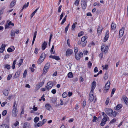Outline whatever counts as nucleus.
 Returning <instances> with one entry per match:
<instances>
[{"label":"nucleus","mask_w":128,"mask_h":128,"mask_svg":"<svg viewBox=\"0 0 128 128\" xmlns=\"http://www.w3.org/2000/svg\"><path fill=\"white\" fill-rule=\"evenodd\" d=\"M7 111L6 110H4L2 112V115L3 116H5L7 114Z\"/></svg>","instance_id":"37998d69"},{"label":"nucleus","mask_w":128,"mask_h":128,"mask_svg":"<svg viewBox=\"0 0 128 128\" xmlns=\"http://www.w3.org/2000/svg\"><path fill=\"white\" fill-rule=\"evenodd\" d=\"M18 111L17 108H13L12 111V116L16 117L17 116Z\"/></svg>","instance_id":"39448f33"},{"label":"nucleus","mask_w":128,"mask_h":128,"mask_svg":"<svg viewBox=\"0 0 128 128\" xmlns=\"http://www.w3.org/2000/svg\"><path fill=\"white\" fill-rule=\"evenodd\" d=\"M54 83L52 81H49L47 83V86H46L45 88H46V90L48 91L52 87Z\"/></svg>","instance_id":"f257e3e1"},{"label":"nucleus","mask_w":128,"mask_h":128,"mask_svg":"<svg viewBox=\"0 0 128 128\" xmlns=\"http://www.w3.org/2000/svg\"><path fill=\"white\" fill-rule=\"evenodd\" d=\"M110 81H108L107 82L106 84L105 87L104 88V89L105 90H108L110 88Z\"/></svg>","instance_id":"6e6552de"},{"label":"nucleus","mask_w":128,"mask_h":128,"mask_svg":"<svg viewBox=\"0 0 128 128\" xmlns=\"http://www.w3.org/2000/svg\"><path fill=\"white\" fill-rule=\"evenodd\" d=\"M78 50V49L77 47H74V52L76 53L77 52Z\"/></svg>","instance_id":"5fc2aeb1"},{"label":"nucleus","mask_w":128,"mask_h":128,"mask_svg":"<svg viewBox=\"0 0 128 128\" xmlns=\"http://www.w3.org/2000/svg\"><path fill=\"white\" fill-rule=\"evenodd\" d=\"M46 108L49 110H50L51 109V106L49 104H47L45 105Z\"/></svg>","instance_id":"f3484780"},{"label":"nucleus","mask_w":128,"mask_h":128,"mask_svg":"<svg viewBox=\"0 0 128 128\" xmlns=\"http://www.w3.org/2000/svg\"><path fill=\"white\" fill-rule=\"evenodd\" d=\"M44 58L41 59L40 58L37 62L39 64H40L44 61Z\"/></svg>","instance_id":"7c9ffc66"},{"label":"nucleus","mask_w":128,"mask_h":128,"mask_svg":"<svg viewBox=\"0 0 128 128\" xmlns=\"http://www.w3.org/2000/svg\"><path fill=\"white\" fill-rule=\"evenodd\" d=\"M68 78H71L73 77L72 74L71 72H69L68 74Z\"/></svg>","instance_id":"c85d7f7f"},{"label":"nucleus","mask_w":128,"mask_h":128,"mask_svg":"<svg viewBox=\"0 0 128 128\" xmlns=\"http://www.w3.org/2000/svg\"><path fill=\"white\" fill-rule=\"evenodd\" d=\"M16 102L15 101L14 102V104L13 105V108H17V105L16 106Z\"/></svg>","instance_id":"e2e57ef3"},{"label":"nucleus","mask_w":128,"mask_h":128,"mask_svg":"<svg viewBox=\"0 0 128 128\" xmlns=\"http://www.w3.org/2000/svg\"><path fill=\"white\" fill-rule=\"evenodd\" d=\"M47 43L46 42H44L42 44V50H44L46 48Z\"/></svg>","instance_id":"6ab92c4d"},{"label":"nucleus","mask_w":128,"mask_h":128,"mask_svg":"<svg viewBox=\"0 0 128 128\" xmlns=\"http://www.w3.org/2000/svg\"><path fill=\"white\" fill-rule=\"evenodd\" d=\"M16 1L14 0L12 2L10 5V8L13 7L15 4Z\"/></svg>","instance_id":"b1692460"},{"label":"nucleus","mask_w":128,"mask_h":128,"mask_svg":"<svg viewBox=\"0 0 128 128\" xmlns=\"http://www.w3.org/2000/svg\"><path fill=\"white\" fill-rule=\"evenodd\" d=\"M96 82L94 81L92 83V90L91 91L93 92L94 89L96 87Z\"/></svg>","instance_id":"a211bd4d"},{"label":"nucleus","mask_w":128,"mask_h":128,"mask_svg":"<svg viewBox=\"0 0 128 128\" xmlns=\"http://www.w3.org/2000/svg\"><path fill=\"white\" fill-rule=\"evenodd\" d=\"M122 107V105L121 104H118L116 106V108L117 110H119Z\"/></svg>","instance_id":"393cba45"},{"label":"nucleus","mask_w":128,"mask_h":128,"mask_svg":"<svg viewBox=\"0 0 128 128\" xmlns=\"http://www.w3.org/2000/svg\"><path fill=\"white\" fill-rule=\"evenodd\" d=\"M123 98L126 104L128 105V98L126 97H124Z\"/></svg>","instance_id":"bb28decb"},{"label":"nucleus","mask_w":128,"mask_h":128,"mask_svg":"<svg viewBox=\"0 0 128 128\" xmlns=\"http://www.w3.org/2000/svg\"><path fill=\"white\" fill-rule=\"evenodd\" d=\"M87 1L86 0H81V2L82 8L83 10H85L87 6Z\"/></svg>","instance_id":"f03ea898"},{"label":"nucleus","mask_w":128,"mask_h":128,"mask_svg":"<svg viewBox=\"0 0 128 128\" xmlns=\"http://www.w3.org/2000/svg\"><path fill=\"white\" fill-rule=\"evenodd\" d=\"M32 109L34 111H36L38 110V108L37 107H35V106H33V108Z\"/></svg>","instance_id":"338daca9"},{"label":"nucleus","mask_w":128,"mask_h":128,"mask_svg":"<svg viewBox=\"0 0 128 128\" xmlns=\"http://www.w3.org/2000/svg\"><path fill=\"white\" fill-rule=\"evenodd\" d=\"M39 118L38 117H36L34 119V121L36 123L39 120Z\"/></svg>","instance_id":"f704fd0d"},{"label":"nucleus","mask_w":128,"mask_h":128,"mask_svg":"<svg viewBox=\"0 0 128 128\" xmlns=\"http://www.w3.org/2000/svg\"><path fill=\"white\" fill-rule=\"evenodd\" d=\"M46 121V119H44L43 120L42 122V126L45 123Z\"/></svg>","instance_id":"13d9d810"},{"label":"nucleus","mask_w":128,"mask_h":128,"mask_svg":"<svg viewBox=\"0 0 128 128\" xmlns=\"http://www.w3.org/2000/svg\"><path fill=\"white\" fill-rule=\"evenodd\" d=\"M44 84V82H42L39 84H38L36 86V88L37 89H38L41 87Z\"/></svg>","instance_id":"2eb2a0df"},{"label":"nucleus","mask_w":128,"mask_h":128,"mask_svg":"<svg viewBox=\"0 0 128 128\" xmlns=\"http://www.w3.org/2000/svg\"><path fill=\"white\" fill-rule=\"evenodd\" d=\"M7 102H2L1 105V106L2 107H4V106L5 104H7Z\"/></svg>","instance_id":"4d7b16f0"},{"label":"nucleus","mask_w":128,"mask_h":128,"mask_svg":"<svg viewBox=\"0 0 128 128\" xmlns=\"http://www.w3.org/2000/svg\"><path fill=\"white\" fill-rule=\"evenodd\" d=\"M92 65V64L90 61H89L88 63V68H90L91 67Z\"/></svg>","instance_id":"c03bdc74"},{"label":"nucleus","mask_w":128,"mask_h":128,"mask_svg":"<svg viewBox=\"0 0 128 128\" xmlns=\"http://www.w3.org/2000/svg\"><path fill=\"white\" fill-rule=\"evenodd\" d=\"M124 28H122L120 30L119 34V37H121L124 34Z\"/></svg>","instance_id":"9b49d317"},{"label":"nucleus","mask_w":128,"mask_h":128,"mask_svg":"<svg viewBox=\"0 0 128 128\" xmlns=\"http://www.w3.org/2000/svg\"><path fill=\"white\" fill-rule=\"evenodd\" d=\"M37 33V32L36 31H35L34 32V37H33V40H35L36 38V35Z\"/></svg>","instance_id":"09e8293b"},{"label":"nucleus","mask_w":128,"mask_h":128,"mask_svg":"<svg viewBox=\"0 0 128 128\" xmlns=\"http://www.w3.org/2000/svg\"><path fill=\"white\" fill-rule=\"evenodd\" d=\"M116 90V89L115 88H114L112 90L111 94V97H112L113 94H114L115 91Z\"/></svg>","instance_id":"473e14b6"},{"label":"nucleus","mask_w":128,"mask_h":128,"mask_svg":"<svg viewBox=\"0 0 128 128\" xmlns=\"http://www.w3.org/2000/svg\"><path fill=\"white\" fill-rule=\"evenodd\" d=\"M0 128H9L8 126L6 124H3L0 125Z\"/></svg>","instance_id":"5701e85b"},{"label":"nucleus","mask_w":128,"mask_h":128,"mask_svg":"<svg viewBox=\"0 0 128 128\" xmlns=\"http://www.w3.org/2000/svg\"><path fill=\"white\" fill-rule=\"evenodd\" d=\"M27 72V70H25L23 74V78H25L26 76V74Z\"/></svg>","instance_id":"4c0bfd02"},{"label":"nucleus","mask_w":128,"mask_h":128,"mask_svg":"<svg viewBox=\"0 0 128 128\" xmlns=\"http://www.w3.org/2000/svg\"><path fill=\"white\" fill-rule=\"evenodd\" d=\"M64 12H62V14H61L60 15V19L59 20H61L62 18V17L64 16Z\"/></svg>","instance_id":"052dcab7"},{"label":"nucleus","mask_w":128,"mask_h":128,"mask_svg":"<svg viewBox=\"0 0 128 128\" xmlns=\"http://www.w3.org/2000/svg\"><path fill=\"white\" fill-rule=\"evenodd\" d=\"M116 121V120L115 118L113 119L110 122V123L113 124Z\"/></svg>","instance_id":"de8ad7c7"},{"label":"nucleus","mask_w":128,"mask_h":128,"mask_svg":"<svg viewBox=\"0 0 128 128\" xmlns=\"http://www.w3.org/2000/svg\"><path fill=\"white\" fill-rule=\"evenodd\" d=\"M116 24L112 22V24L111 26V28L112 30H114L116 28Z\"/></svg>","instance_id":"4be33fe9"},{"label":"nucleus","mask_w":128,"mask_h":128,"mask_svg":"<svg viewBox=\"0 0 128 128\" xmlns=\"http://www.w3.org/2000/svg\"><path fill=\"white\" fill-rule=\"evenodd\" d=\"M51 92L52 94H54L56 92V90L55 89H53L52 90Z\"/></svg>","instance_id":"774afa93"},{"label":"nucleus","mask_w":128,"mask_h":128,"mask_svg":"<svg viewBox=\"0 0 128 128\" xmlns=\"http://www.w3.org/2000/svg\"><path fill=\"white\" fill-rule=\"evenodd\" d=\"M50 63H46L45 66V67L47 68H49L50 66Z\"/></svg>","instance_id":"bf43d9fd"},{"label":"nucleus","mask_w":128,"mask_h":128,"mask_svg":"<svg viewBox=\"0 0 128 128\" xmlns=\"http://www.w3.org/2000/svg\"><path fill=\"white\" fill-rule=\"evenodd\" d=\"M6 46L5 44H2L1 46V47L0 48V52L2 53L4 50L5 47Z\"/></svg>","instance_id":"f8f14e48"},{"label":"nucleus","mask_w":128,"mask_h":128,"mask_svg":"<svg viewBox=\"0 0 128 128\" xmlns=\"http://www.w3.org/2000/svg\"><path fill=\"white\" fill-rule=\"evenodd\" d=\"M19 124V122L16 121L14 124L12 125V126L13 128H17V126Z\"/></svg>","instance_id":"4468645a"},{"label":"nucleus","mask_w":128,"mask_h":128,"mask_svg":"<svg viewBox=\"0 0 128 128\" xmlns=\"http://www.w3.org/2000/svg\"><path fill=\"white\" fill-rule=\"evenodd\" d=\"M108 77V74L107 72L105 73L104 75V79L106 80Z\"/></svg>","instance_id":"cd10ccee"},{"label":"nucleus","mask_w":128,"mask_h":128,"mask_svg":"<svg viewBox=\"0 0 128 128\" xmlns=\"http://www.w3.org/2000/svg\"><path fill=\"white\" fill-rule=\"evenodd\" d=\"M108 120V118H104L102 119V122H104L106 123V122L107 120Z\"/></svg>","instance_id":"8fccbe9b"},{"label":"nucleus","mask_w":128,"mask_h":128,"mask_svg":"<svg viewBox=\"0 0 128 128\" xmlns=\"http://www.w3.org/2000/svg\"><path fill=\"white\" fill-rule=\"evenodd\" d=\"M46 57V55L43 52L41 54L40 56V58L41 59H42V58H44Z\"/></svg>","instance_id":"a878e982"},{"label":"nucleus","mask_w":128,"mask_h":128,"mask_svg":"<svg viewBox=\"0 0 128 128\" xmlns=\"http://www.w3.org/2000/svg\"><path fill=\"white\" fill-rule=\"evenodd\" d=\"M73 52V51L70 48H68L66 51V55L67 56H70L72 54Z\"/></svg>","instance_id":"423d86ee"},{"label":"nucleus","mask_w":128,"mask_h":128,"mask_svg":"<svg viewBox=\"0 0 128 128\" xmlns=\"http://www.w3.org/2000/svg\"><path fill=\"white\" fill-rule=\"evenodd\" d=\"M106 113L109 116H112V112H113V110L111 109L106 108L105 109Z\"/></svg>","instance_id":"7ed1b4c3"},{"label":"nucleus","mask_w":128,"mask_h":128,"mask_svg":"<svg viewBox=\"0 0 128 128\" xmlns=\"http://www.w3.org/2000/svg\"><path fill=\"white\" fill-rule=\"evenodd\" d=\"M97 118L95 116H94L93 117V119L92 120V121L93 122H96V120L97 119Z\"/></svg>","instance_id":"603ef678"},{"label":"nucleus","mask_w":128,"mask_h":128,"mask_svg":"<svg viewBox=\"0 0 128 128\" xmlns=\"http://www.w3.org/2000/svg\"><path fill=\"white\" fill-rule=\"evenodd\" d=\"M90 100L92 102L94 99V96L93 95V92L90 91V92L89 97Z\"/></svg>","instance_id":"1a4fd4ad"},{"label":"nucleus","mask_w":128,"mask_h":128,"mask_svg":"<svg viewBox=\"0 0 128 128\" xmlns=\"http://www.w3.org/2000/svg\"><path fill=\"white\" fill-rule=\"evenodd\" d=\"M24 60L23 59H21L19 61V62L18 64V66L20 67V66L22 64Z\"/></svg>","instance_id":"72a5a7b5"},{"label":"nucleus","mask_w":128,"mask_h":128,"mask_svg":"<svg viewBox=\"0 0 128 128\" xmlns=\"http://www.w3.org/2000/svg\"><path fill=\"white\" fill-rule=\"evenodd\" d=\"M109 31H107L106 33L105 36L104 38V42H106L108 40L109 36Z\"/></svg>","instance_id":"9d476101"},{"label":"nucleus","mask_w":128,"mask_h":128,"mask_svg":"<svg viewBox=\"0 0 128 128\" xmlns=\"http://www.w3.org/2000/svg\"><path fill=\"white\" fill-rule=\"evenodd\" d=\"M84 34V32L82 31H81L78 34V36H82Z\"/></svg>","instance_id":"864d4df0"},{"label":"nucleus","mask_w":128,"mask_h":128,"mask_svg":"<svg viewBox=\"0 0 128 128\" xmlns=\"http://www.w3.org/2000/svg\"><path fill=\"white\" fill-rule=\"evenodd\" d=\"M101 50L105 53L107 52L108 50V47L107 46L103 45L102 46Z\"/></svg>","instance_id":"20e7f679"},{"label":"nucleus","mask_w":128,"mask_h":128,"mask_svg":"<svg viewBox=\"0 0 128 128\" xmlns=\"http://www.w3.org/2000/svg\"><path fill=\"white\" fill-rule=\"evenodd\" d=\"M102 115L103 116L104 118H108V120L109 119V118L106 115V114L104 112H103L102 113Z\"/></svg>","instance_id":"2f4dec72"},{"label":"nucleus","mask_w":128,"mask_h":128,"mask_svg":"<svg viewBox=\"0 0 128 128\" xmlns=\"http://www.w3.org/2000/svg\"><path fill=\"white\" fill-rule=\"evenodd\" d=\"M77 24L76 22H75V23H74L72 26V30H74L76 27V24Z\"/></svg>","instance_id":"58836bf2"},{"label":"nucleus","mask_w":128,"mask_h":128,"mask_svg":"<svg viewBox=\"0 0 128 128\" xmlns=\"http://www.w3.org/2000/svg\"><path fill=\"white\" fill-rule=\"evenodd\" d=\"M102 29L101 27L98 26V34H100L102 32Z\"/></svg>","instance_id":"aec40b11"},{"label":"nucleus","mask_w":128,"mask_h":128,"mask_svg":"<svg viewBox=\"0 0 128 128\" xmlns=\"http://www.w3.org/2000/svg\"><path fill=\"white\" fill-rule=\"evenodd\" d=\"M62 6H60L58 8V12H60L61 11V9L62 7Z\"/></svg>","instance_id":"69168bd1"},{"label":"nucleus","mask_w":128,"mask_h":128,"mask_svg":"<svg viewBox=\"0 0 128 128\" xmlns=\"http://www.w3.org/2000/svg\"><path fill=\"white\" fill-rule=\"evenodd\" d=\"M54 59L56 60H58L60 59V58L58 56H54Z\"/></svg>","instance_id":"0e129e2a"},{"label":"nucleus","mask_w":128,"mask_h":128,"mask_svg":"<svg viewBox=\"0 0 128 128\" xmlns=\"http://www.w3.org/2000/svg\"><path fill=\"white\" fill-rule=\"evenodd\" d=\"M30 124L28 122H26L24 124V128H30Z\"/></svg>","instance_id":"ddd939ff"},{"label":"nucleus","mask_w":128,"mask_h":128,"mask_svg":"<svg viewBox=\"0 0 128 128\" xmlns=\"http://www.w3.org/2000/svg\"><path fill=\"white\" fill-rule=\"evenodd\" d=\"M48 68H49L46 67L44 66L43 70V72H44L45 73H46L47 70Z\"/></svg>","instance_id":"3c124183"},{"label":"nucleus","mask_w":128,"mask_h":128,"mask_svg":"<svg viewBox=\"0 0 128 128\" xmlns=\"http://www.w3.org/2000/svg\"><path fill=\"white\" fill-rule=\"evenodd\" d=\"M79 1L80 0H76L75 2L74 3L75 4L76 6H78Z\"/></svg>","instance_id":"a18cd8bd"},{"label":"nucleus","mask_w":128,"mask_h":128,"mask_svg":"<svg viewBox=\"0 0 128 128\" xmlns=\"http://www.w3.org/2000/svg\"><path fill=\"white\" fill-rule=\"evenodd\" d=\"M12 75L11 74H9L8 77H7V79L8 80H10V78H12Z\"/></svg>","instance_id":"6e6d98bb"},{"label":"nucleus","mask_w":128,"mask_h":128,"mask_svg":"<svg viewBox=\"0 0 128 128\" xmlns=\"http://www.w3.org/2000/svg\"><path fill=\"white\" fill-rule=\"evenodd\" d=\"M75 57L77 60H79L80 58L83 56V54L82 52H80L79 54H78L77 55L76 53H75Z\"/></svg>","instance_id":"0eeeda50"},{"label":"nucleus","mask_w":128,"mask_h":128,"mask_svg":"<svg viewBox=\"0 0 128 128\" xmlns=\"http://www.w3.org/2000/svg\"><path fill=\"white\" fill-rule=\"evenodd\" d=\"M102 67L104 69L107 70L108 68V64H106L104 66H102Z\"/></svg>","instance_id":"79ce46f5"},{"label":"nucleus","mask_w":128,"mask_h":128,"mask_svg":"<svg viewBox=\"0 0 128 128\" xmlns=\"http://www.w3.org/2000/svg\"><path fill=\"white\" fill-rule=\"evenodd\" d=\"M118 112H116L114 111L112 112V116H113L114 117H115L117 114Z\"/></svg>","instance_id":"c9c22d12"},{"label":"nucleus","mask_w":128,"mask_h":128,"mask_svg":"<svg viewBox=\"0 0 128 128\" xmlns=\"http://www.w3.org/2000/svg\"><path fill=\"white\" fill-rule=\"evenodd\" d=\"M67 94L66 92H64L62 94V97L63 98H66L67 96Z\"/></svg>","instance_id":"49530a36"},{"label":"nucleus","mask_w":128,"mask_h":128,"mask_svg":"<svg viewBox=\"0 0 128 128\" xmlns=\"http://www.w3.org/2000/svg\"><path fill=\"white\" fill-rule=\"evenodd\" d=\"M3 94L5 96H7L8 94V90H5L3 91Z\"/></svg>","instance_id":"412c9836"},{"label":"nucleus","mask_w":128,"mask_h":128,"mask_svg":"<svg viewBox=\"0 0 128 128\" xmlns=\"http://www.w3.org/2000/svg\"><path fill=\"white\" fill-rule=\"evenodd\" d=\"M21 70H18L16 73H15L14 75V76L16 78H17L19 76L20 74V73Z\"/></svg>","instance_id":"dca6fc26"},{"label":"nucleus","mask_w":128,"mask_h":128,"mask_svg":"<svg viewBox=\"0 0 128 128\" xmlns=\"http://www.w3.org/2000/svg\"><path fill=\"white\" fill-rule=\"evenodd\" d=\"M29 3L28 2H27L26 4H25L23 6L22 8H25L27 7L28 6Z\"/></svg>","instance_id":"e433bc0d"},{"label":"nucleus","mask_w":128,"mask_h":128,"mask_svg":"<svg viewBox=\"0 0 128 128\" xmlns=\"http://www.w3.org/2000/svg\"><path fill=\"white\" fill-rule=\"evenodd\" d=\"M15 32L14 31V30H12L10 33V35L12 37H13L15 36Z\"/></svg>","instance_id":"ea45409f"},{"label":"nucleus","mask_w":128,"mask_h":128,"mask_svg":"<svg viewBox=\"0 0 128 128\" xmlns=\"http://www.w3.org/2000/svg\"><path fill=\"white\" fill-rule=\"evenodd\" d=\"M4 68H6L8 70H10V66L9 64H6L4 65Z\"/></svg>","instance_id":"c756f323"},{"label":"nucleus","mask_w":128,"mask_h":128,"mask_svg":"<svg viewBox=\"0 0 128 128\" xmlns=\"http://www.w3.org/2000/svg\"><path fill=\"white\" fill-rule=\"evenodd\" d=\"M87 38L86 37L83 36V37L81 39V41L82 42H84Z\"/></svg>","instance_id":"a19ab883"},{"label":"nucleus","mask_w":128,"mask_h":128,"mask_svg":"<svg viewBox=\"0 0 128 128\" xmlns=\"http://www.w3.org/2000/svg\"><path fill=\"white\" fill-rule=\"evenodd\" d=\"M7 51L8 52H11L13 51V50L11 48H9L7 49Z\"/></svg>","instance_id":"680f3d73"}]
</instances>
